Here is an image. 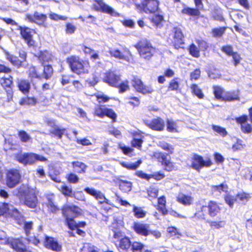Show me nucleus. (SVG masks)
Returning <instances> with one entry per match:
<instances>
[{"label":"nucleus","instance_id":"33","mask_svg":"<svg viewBox=\"0 0 252 252\" xmlns=\"http://www.w3.org/2000/svg\"><path fill=\"white\" fill-rule=\"evenodd\" d=\"M141 160H138L135 162L133 163H127V162H121V165L129 170H135L141 164Z\"/></svg>","mask_w":252,"mask_h":252},{"label":"nucleus","instance_id":"43","mask_svg":"<svg viewBox=\"0 0 252 252\" xmlns=\"http://www.w3.org/2000/svg\"><path fill=\"white\" fill-rule=\"evenodd\" d=\"M212 189L214 192L218 191L219 193L222 192H226L228 189V187L226 184L222 183L218 186H212Z\"/></svg>","mask_w":252,"mask_h":252},{"label":"nucleus","instance_id":"53","mask_svg":"<svg viewBox=\"0 0 252 252\" xmlns=\"http://www.w3.org/2000/svg\"><path fill=\"white\" fill-rule=\"evenodd\" d=\"M133 252H142L144 245L139 242H134L131 245Z\"/></svg>","mask_w":252,"mask_h":252},{"label":"nucleus","instance_id":"44","mask_svg":"<svg viewBox=\"0 0 252 252\" xmlns=\"http://www.w3.org/2000/svg\"><path fill=\"white\" fill-rule=\"evenodd\" d=\"M133 211L135 217L137 218H144L146 214V212L141 207H138L135 206H133Z\"/></svg>","mask_w":252,"mask_h":252},{"label":"nucleus","instance_id":"3","mask_svg":"<svg viewBox=\"0 0 252 252\" xmlns=\"http://www.w3.org/2000/svg\"><path fill=\"white\" fill-rule=\"evenodd\" d=\"M135 6L140 11L153 13L159 11V2L157 0H135Z\"/></svg>","mask_w":252,"mask_h":252},{"label":"nucleus","instance_id":"8","mask_svg":"<svg viewBox=\"0 0 252 252\" xmlns=\"http://www.w3.org/2000/svg\"><path fill=\"white\" fill-rule=\"evenodd\" d=\"M212 164V162L210 159L204 160L201 156L197 155H194L192 158L191 167L198 171L202 167H210Z\"/></svg>","mask_w":252,"mask_h":252},{"label":"nucleus","instance_id":"63","mask_svg":"<svg viewBox=\"0 0 252 252\" xmlns=\"http://www.w3.org/2000/svg\"><path fill=\"white\" fill-rule=\"evenodd\" d=\"M105 116H106L111 119L113 120V121H115L117 115L113 111V110L111 109H108L106 108L105 111Z\"/></svg>","mask_w":252,"mask_h":252},{"label":"nucleus","instance_id":"45","mask_svg":"<svg viewBox=\"0 0 252 252\" xmlns=\"http://www.w3.org/2000/svg\"><path fill=\"white\" fill-rule=\"evenodd\" d=\"M213 92L215 97L218 99L223 100V95L222 94L223 92V89L219 86L213 87Z\"/></svg>","mask_w":252,"mask_h":252},{"label":"nucleus","instance_id":"21","mask_svg":"<svg viewBox=\"0 0 252 252\" xmlns=\"http://www.w3.org/2000/svg\"><path fill=\"white\" fill-rule=\"evenodd\" d=\"M118 248L120 252H127L131 248V243L129 239L127 237L125 236L121 238L118 244Z\"/></svg>","mask_w":252,"mask_h":252},{"label":"nucleus","instance_id":"50","mask_svg":"<svg viewBox=\"0 0 252 252\" xmlns=\"http://www.w3.org/2000/svg\"><path fill=\"white\" fill-rule=\"evenodd\" d=\"M10 208L11 210L9 211L10 212L9 213L8 216L13 217L16 219H20V218H21L22 220H23V218L21 216V213L18 211V210L14 208L12 205H11Z\"/></svg>","mask_w":252,"mask_h":252},{"label":"nucleus","instance_id":"39","mask_svg":"<svg viewBox=\"0 0 252 252\" xmlns=\"http://www.w3.org/2000/svg\"><path fill=\"white\" fill-rule=\"evenodd\" d=\"M162 164L164 166V169L168 171H171L176 169L175 163L171 162L167 158L162 161Z\"/></svg>","mask_w":252,"mask_h":252},{"label":"nucleus","instance_id":"20","mask_svg":"<svg viewBox=\"0 0 252 252\" xmlns=\"http://www.w3.org/2000/svg\"><path fill=\"white\" fill-rule=\"evenodd\" d=\"M149 225L139 222L134 223L133 229L138 234L143 236H148L150 234V230L149 229Z\"/></svg>","mask_w":252,"mask_h":252},{"label":"nucleus","instance_id":"55","mask_svg":"<svg viewBox=\"0 0 252 252\" xmlns=\"http://www.w3.org/2000/svg\"><path fill=\"white\" fill-rule=\"evenodd\" d=\"M53 74V68L50 65L45 66L43 70V77L45 79L50 78Z\"/></svg>","mask_w":252,"mask_h":252},{"label":"nucleus","instance_id":"9","mask_svg":"<svg viewBox=\"0 0 252 252\" xmlns=\"http://www.w3.org/2000/svg\"><path fill=\"white\" fill-rule=\"evenodd\" d=\"M132 86L137 92L144 94H151L154 91L150 86L144 85L143 82L139 78H135L133 79Z\"/></svg>","mask_w":252,"mask_h":252},{"label":"nucleus","instance_id":"29","mask_svg":"<svg viewBox=\"0 0 252 252\" xmlns=\"http://www.w3.org/2000/svg\"><path fill=\"white\" fill-rule=\"evenodd\" d=\"M73 167L77 170L78 173H83L86 172L87 166L83 162L76 161L72 162Z\"/></svg>","mask_w":252,"mask_h":252},{"label":"nucleus","instance_id":"64","mask_svg":"<svg viewBox=\"0 0 252 252\" xmlns=\"http://www.w3.org/2000/svg\"><path fill=\"white\" fill-rule=\"evenodd\" d=\"M200 76V70L199 69H196L190 73V79L191 81L196 80L199 78Z\"/></svg>","mask_w":252,"mask_h":252},{"label":"nucleus","instance_id":"54","mask_svg":"<svg viewBox=\"0 0 252 252\" xmlns=\"http://www.w3.org/2000/svg\"><path fill=\"white\" fill-rule=\"evenodd\" d=\"M76 30V27L72 24L67 23L65 25V33L67 34H73Z\"/></svg>","mask_w":252,"mask_h":252},{"label":"nucleus","instance_id":"22","mask_svg":"<svg viewBox=\"0 0 252 252\" xmlns=\"http://www.w3.org/2000/svg\"><path fill=\"white\" fill-rule=\"evenodd\" d=\"M177 200L184 205H190L194 201L193 197L190 195L180 193L177 197Z\"/></svg>","mask_w":252,"mask_h":252},{"label":"nucleus","instance_id":"1","mask_svg":"<svg viewBox=\"0 0 252 252\" xmlns=\"http://www.w3.org/2000/svg\"><path fill=\"white\" fill-rule=\"evenodd\" d=\"M67 63L71 70L78 74H88L90 68L88 61H83L77 56H71L67 59Z\"/></svg>","mask_w":252,"mask_h":252},{"label":"nucleus","instance_id":"48","mask_svg":"<svg viewBox=\"0 0 252 252\" xmlns=\"http://www.w3.org/2000/svg\"><path fill=\"white\" fill-rule=\"evenodd\" d=\"M189 52L190 54L195 58H198L200 56L199 50L194 44H191L190 45Z\"/></svg>","mask_w":252,"mask_h":252},{"label":"nucleus","instance_id":"16","mask_svg":"<svg viewBox=\"0 0 252 252\" xmlns=\"http://www.w3.org/2000/svg\"><path fill=\"white\" fill-rule=\"evenodd\" d=\"M46 15L37 12L34 13L33 15L27 14L26 15L25 20L30 22L36 23L39 25L42 24L46 20Z\"/></svg>","mask_w":252,"mask_h":252},{"label":"nucleus","instance_id":"12","mask_svg":"<svg viewBox=\"0 0 252 252\" xmlns=\"http://www.w3.org/2000/svg\"><path fill=\"white\" fill-rule=\"evenodd\" d=\"M16 158L19 162L24 165H31L35 163V154L21 153L16 156Z\"/></svg>","mask_w":252,"mask_h":252},{"label":"nucleus","instance_id":"5","mask_svg":"<svg viewBox=\"0 0 252 252\" xmlns=\"http://www.w3.org/2000/svg\"><path fill=\"white\" fill-rule=\"evenodd\" d=\"M92 9L95 11L108 14L111 16L119 17L120 14L115 10L106 4L103 0H94L92 5Z\"/></svg>","mask_w":252,"mask_h":252},{"label":"nucleus","instance_id":"40","mask_svg":"<svg viewBox=\"0 0 252 252\" xmlns=\"http://www.w3.org/2000/svg\"><path fill=\"white\" fill-rule=\"evenodd\" d=\"M0 83L3 87H9L12 83V78L8 75L4 76L0 79Z\"/></svg>","mask_w":252,"mask_h":252},{"label":"nucleus","instance_id":"10","mask_svg":"<svg viewBox=\"0 0 252 252\" xmlns=\"http://www.w3.org/2000/svg\"><path fill=\"white\" fill-rule=\"evenodd\" d=\"M62 213L64 217L74 218L81 214L82 210L77 206L65 205L63 207Z\"/></svg>","mask_w":252,"mask_h":252},{"label":"nucleus","instance_id":"51","mask_svg":"<svg viewBox=\"0 0 252 252\" xmlns=\"http://www.w3.org/2000/svg\"><path fill=\"white\" fill-rule=\"evenodd\" d=\"M105 109L106 108L103 106H97L95 108L94 115L100 118H102L105 116Z\"/></svg>","mask_w":252,"mask_h":252},{"label":"nucleus","instance_id":"59","mask_svg":"<svg viewBox=\"0 0 252 252\" xmlns=\"http://www.w3.org/2000/svg\"><path fill=\"white\" fill-rule=\"evenodd\" d=\"M67 179L70 183L76 184L79 181L78 177L74 173H71L67 175Z\"/></svg>","mask_w":252,"mask_h":252},{"label":"nucleus","instance_id":"52","mask_svg":"<svg viewBox=\"0 0 252 252\" xmlns=\"http://www.w3.org/2000/svg\"><path fill=\"white\" fill-rule=\"evenodd\" d=\"M182 13L192 16H198L200 14V12L198 9L190 8H185L183 9L182 10Z\"/></svg>","mask_w":252,"mask_h":252},{"label":"nucleus","instance_id":"27","mask_svg":"<svg viewBox=\"0 0 252 252\" xmlns=\"http://www.w3.org/2000/svg\"><path fill=\"white\" fill-rule=\"evenodd\" d=\"M166 199L164 196H162L158 198V209L162 213L163 215L167 214L168 211L166 208Z\"/></svg>","mask_w":252,"mask_h":252},{"label":"nucleus","instance_id":"7","mask_svg":"<svg viewBox=\"0 0 252 252\" xmlns=\"http://www.w3.org/2000/svg\"><path fill=\"white\" fill-rule=\"evenodd\" d=\"M21 177V174L18 170L11 169L8 171L6 174V185L10 188L15 187L20 183Z\"/></svg>","mask_w":252,"mask_h":252},{"label":"nucleus","instance_id":"30","mask_svg":"<svg viewBox=\"0 0 252 252\" xmlns=\"http://www.w3.org/2000/svg\"><path fill=\"white\" fill-rule=\"evenodd\" d=\"M239 99V94L238 92L237 91L233 92H228L225 93L223 95L222 100L231 101Z\"/></svg>","mask_w":252,"mask_h":252},{"label":"nucleus","instance_id":"62","mask_svg":"<svg viewBox=\"0 0 252 252\" xmlns=\"http://www.w3.org/2000/svg\"><path fill=\"white\" fill-rule=\"evenodd\" d=\"M153 157L157 159L159 161L161 162L167 158L166 156L161 152H155L153 154Z\"/></svg>","mask_w":252,"mask_h":252},{"label":"nucleus","instance_id":"26","mask_svg":"<svg viewBox=\"0 0 252 252\" xmlns=\"http://www.w3.org/2000/svg\"><path fill=\"white\" fill-rule=\"evenodd\" d=\"M174 40L176 44L179 45L184 44L183 37L184 35L181 30L178 28H174Z\"/></svg>","mask_w":252,"mask_h":252},{"label":"nucleus","instance_id":"4","mask_svg":"<svg viewBox=\"0 0 252 252\" xmlns=\"http://www.w3.org/2000/svg\"><path fill=\"white\" fill-rule=\"evenodd\" d=\"M141 58L149 60L155 54L156 49L146 40L141 41L136 46Z\"/></svg>","mask_w":252,"mask_h":252},{"label":"nucleus","instance_id":"41","mask_svg":"<svg viewBox=\"0 0 252 252\" xmlns=\"http://www.w3.org/2000/svg\"><path fill=\"white\" fill-rule=\"evenodd\" d=\"M224 201L230 208H232L234 203L237 201L236 196L227 194L224 197Z\"/></svg>","mask_w":252,"mask_h":252},{"label":"nucleus","instance_id":"13","mask_svg":"<svg viewBox=\"0 0 252 252\" xmlns=\"http://www.w3.org/2000/svg\"><path fill=\"white\" fill-rule=\"evenodd\" d=\"M6 243L9 244L12 249L18 252H25L27 251L26 247L23 243L22 239L8 238Z\"/></svg>","mask_w":252,"mask_h":252},{"label":"nucleus","instance_id":"19","mask_svg":"<svg viewBox=\"0 0 252 252\" xmlns=\"http://www.w3.org/2000/svg\"><path fill=\"white\" fill-rule=\"evenodd\" d=\"M19 30L23 38L24 39L28 45L30 46H33L34 41L32 38L31 29L28 28H22L19 26Z\"/></svg>","mask_w":252,"mask_h":252},{"label":"nucleus","instance_id":"46","mask_svg":"<svg viewBox=\"0 0 252 252\" xmlns=\"http://www.w3.org/2000/svg\"><path fill=\"white\" fill-rule=\"evenodd\" d=\"M52 55L48 51H44L40 53L39 59L40 62H48L52 59Z\"/></svg>","mask_w":252,"mask_h":252},{"label":"nucleus","instance_id":"2","mask_svg":"<svg viewBox=\"0 0 252 252\" xmlns=\"http://www.w3.org/2000/svg\"><path fill=\"white\" fill-rule=\"evenodd\" d=\"M20 195H25L24 203L31 208H35L38 204V199L34 189L29 188L28 186L22 185L18 189Z\"/></svg>","mask_w":252,"mask_h":252},{"label":"nucleus","instance_id":"36","mask_svg":"<svg viewBox=\"0 0 252 252\" xmlns=\"http://www.w3.org/2000/svg\"><path fill=\"white\" fill-rule=\"evenodd\" d=\"M192 93L197 96L199 98L202 99L204 97V94L202 90L196 84H192L190 86Z\"/></svg>","mask_w":252,"mask_h":252},{"label":"nucleus","instance_id":"25","mask_svg":"<svg viewBox=\"0 0 252 252\" xmlns=\"http://www.w3.org/2000/svg\"><path fill=\"white\" fill-rule=\"evenodd\" d=\"M144 136L139 133H135L133 135V140L131 141V145L140 150L143 143Z\"/></svg>","mask_w":252,"mask_h":252},{"label":"nucleus","instance_id":"37","mask_svg":"<svg viewBox=\"0 0 252 252\" xmlns=\"http://www.w3.org/2000/svg\"><path fill=\"white\" fill-rule=\"evenodd\" d=\"M18 135L19 138L23 142H31L32 140L31 136L24 130H20Z\"/></svg>","mask_w":252,"mask_h":252},{"label":"nucleus","instance_id":"14","mask_svg":"<svg viewBox=\"0 0 252 252\" xmlns=\"http://www.w3.org/2000/svg\"><path fill=\"white\" fill-rule=\"evenodd\" d=\"M85 191L88 194L94 196L98 201L99 203L110 204L109 201L105 197L104 195L100 191L89 188H85Z\"/></svg>","mask_w":252,"mask_h":252},{"label":"nucleus","instance_id":"42","mask_svg":"<svg viewBox=\"0 0 252 252\" xmlns=\"http://www.w3.org/2000/svg\"><path fill=\"white\" fill-rule=\"evenodd\" d=\"M119 187L120 189L127 192L131 189V183L130 182L122 181L120 183Z\"/></svg>","mask_w":252,"mask_h":252},{"label":"nucleus","instance_id":"24","mask_svg":"<svg viewBox=\"0 0 252 252\" xmlns=\"http://www.w3.org/2000/svg\"><path fill=\"white\" fill-rule=\"evenodd\" d=\"M208 223L210 227L213 229L224 228L226 224V220H210L208 221Z\"/></svg>","mask_w":252,"mask_h":252},{"label":"nucleus","instance_id":"35","mask_svg":"<svg viewBox=\"0 0 252 252\" xmlns=\"http://www.w3.org/2000/svg\"><path fill=\"white\" fill-rule=\"evenodd\" d=\"M167 130L170 132H178L176 122L172 120H167Z\"/></svg>","mask_w":252,"mask_h":252},{"label":"nucleus","instance_id":"49","mask_svg":"<svg viewBox=\"0 0 252 252\" xmlns=\"http://www.w3.org/2000/svg\"><path fill=\"white\" fill-rule=\"evenodd\" d=\"M246 147L244 142L240 139H238L237 142L234 144L232 146V150L235 152L237 150H242L244 149Z\"/></svg>","mask_w":252,"mask_h":252},{"label":"nucleus","instance_id":"61","mask_svg":"<svg viewBox=\"0 0 252 252\" xmlns=\"http://www.w3.org/2000/svg\"><path fill=\"white\" fill-rule=\"evenodd\" d=\"M36 102V99L34 97H27L24 99L21 103L22 104H27L33 105Z\"/></svg>","mask_w":252,"mask_h":252},{"label":"nucleus","instance_id":"15","mask_svg":"<svg viewBox=\"0 0 252 252\" xmlns=\"http://www.w3.org/2000/svg\"><path fill=\"white\" fill-rule=\"evenodd\" d=\"M146 125L153 130L160 131L163 130L165 126L164 121L158 117L153 119L151 122H147Z\"/></svg>","mask_w":252,"mask_h":252},{"label":"nucleus","instance_id":"56","mask_svg":"<svg viewBox=\"0 0 252 252\" xmlns=\"http://www.w3.org/2000/svg\"><path fill=\"white\" fill-rule=\"evenodd\" d=\"M213 129L216 132L222 136H225L227 134L225 129L220 126H213Z\"/></svg>","mask_w":252,"mask_h":252},{"label":"nucleus","instance_id":"58","mask_svg":"<svg viewBox=\"0 0 252 252\" xmlns=\"http://www.w3.org/2000/svg\"><path fill=\"white\" fill-rule=\"evenodd\" d=\"M117 87H119V92L120 93H124L128 90L129 88L127 81H125L121 83H120V81L119 85Z\"/></svg>","mask_w":252,"mask_h":252},{"label":"nucleus","instance_id":"28","mask_svg":"<svg viewBox=\"0 0 252 252\" xmlns=\"http://www.w3.org/2000/svg\"><path fill=\"white\" fill-rule=\"evenodd\" d=\"M151 21L156 28H161L164 21L162 15L159 13L154 15L151 18Z\"/></svg>","mask_w":252,"mask_h":252},{"label":"nucleus","instance_id":"18","mask_svg":"<svg viewBox=\"0 0 252 252\" xmlns=\"http://www.w3.org/2000/svg\"><path fill=\"white\" fill-rule=\"evenodd\" d=\"M208 214L213 218L217 216L221 211V207L219 204L214 201H210L207 204Z\"/></svg>","mask_w":252,"mask_h":252},{"label":"nucleus","instance_id":"60","mask_svg":"<svg viewBox=\"0 0 252 252\" xmlns=\"http://www.w3.org/2000/svg\"><path fill=\"white\" fill-rule=\"evenodd\" d=\"M158 189L157 188L150 187L148 189V193L150 197L152 198H156L158 194Z\"/></svg>","mask_w":252,"mask_h":252},{"label":"nucleus","instance_id":"34","mask_svg":"<svg viewBox=\"0 0 252 252\" xmlns=\"http://www.w3.org/2000/svg\"><path fill=\"white\" fill-rule=\"evenodd\" d=\"M158 145L166 151L168 154H171L174 152V148L173 146L165 142L160 141L158 143Z\"/></svg>","mask_w":252,"mask_h":252},{"label":"nucleus","instance_id":"32","mask_svg":"<svg viewBox=\"0 0 252 252\" xmlns=\"http://www.w3.org/2000/svg\"><path fill=\"white\" fill-rule=\"evenodd\" d=\"M237 200H239L242 203L245 204L251 198L250 194L241 192L236 195Z\"/></svg>","mask_w":252,"mask_h":252},{"label":"nucleus","instance_id":"47","mask_svg":"<svg viewBox=\"0 0 252 252\" xmlns=\"http://www.w3.org/2000/svg\"><path fill=\"white\" fill-rule=\"evenodd\" d=\"M65 222L68 228L71 230L78 228V224L73 219V218L65 217Z\"/></svg>","mask_w":252,"mask_h":252},{"label":"nucleus","instance_id":"31","mask_svg":"<svg viewBox=\"0 0 252 252\" xmlns=\"http://www.w3.org/2000/svg\"><path fill=\"white\" fill-rule=\"evenodd\" d=\"M11 205L3 202H0V216H8L9 211L11 210Z\"/></svg>","mask_w":252,"mask_h":252},{"label":"nucleus","instance_id":"11","mask_svg":"<svg viewBox=\"0 0 252 252\" xmlns=\"http://www.w3.org/2000/svg\"><path fill=\"white\" fill-rule=\"evenodd\" d=\"M103 80L111 86L117 87L121 80L120 76L114 71H108L105 73Z\"/></svg>","mask_w":252,"mask_h":252},{"label":"nucleus","instance_id":"17","mask_svg":"<svg viewBox=\"0 0 252 252\" xmlns=\"http://www.w3.org/2000/svg\"><path fill=\"white\" fill-rule=\"evenodd\" d=\"M44 244L45 247L47 249L56 252H60L61 251L62 246L58 244L56 240L52 237L46 236Z\"/></svg>","mask_w":252,"mask_h":252},{"label":"nucleus","instance_id":"38","mask_svg":"<svg viewBox=\"0 0 252 252\" xmlns=\"http://www.w3.org/2000/svg\"><path fill=\"white\" fill-rule=\"evenodd\" d=\"M59 190L64 196L69 197L73 196V192L71 187H69L63 184L60 187Z\"/></svg>","mask_w":252,"mask_h":252},{"label":"nucleus","instance_id":"6","mask_svg":"<svg viewBox=\"0 0 252 252\" xmlns=\"http://www.w3.org/2000/svg\"><path fill=\"white\" fill-rule=\"evenodd\" d=\"M110 56L115 59L129 62V57L131 56V52L126 48H123L122 50L115 48H110L109 50Z\"/></svg>","mask_w":252,"mask_h":252},{"label":"nucleus","instance_id":"23","mask_svg":"<svg viewBox=\"0 0 252 252\" xmlns=\"http://www.w3.org/2000/svg\"><path fill=\"white\" fill-rule=\"evenodd\" d=\"M18 86L19 90L24 94H28L31 88V85L29 81L25 79L19 80Z\"/></svg>","mask_w":252,"mask_h":252},{"label":"nucleus","instance_id":"57","mask_svg":"<svg viewBox=\"0 0 252 252\" xmlns=\"http://www.w3.org/2000/svg\"><path fill=\"white\" fill-rule=\"evenodd\" d=\"M225 29L223 28H215L212 30V33L215 37H220L224 32Z\"/></svg>","mask_w":252,"mask_h":252}]
</instances>
